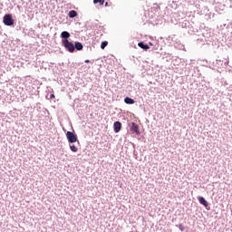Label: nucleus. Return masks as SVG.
I'll use <instances>...</instances> for the list:
<instances>
[{
    "instance_id": "6e6552de",
    "label": "nucleus",
    "mask_w": 232,
    "mask_h": 232,
    "mask_svg": "<svg viewBox=\"0 0 232 232\" xmlns=\"http://www.w3.org/2000/svg\"><path fill=\"white\" fill-rule=\"evenodd\" d=\"M124 103L125 104H135V100L130 98V97H126L124 99Z\"/></svg>"
},
{
    "instance_id": "f257e3e1",
    "label": "nucleus",
    "mask_w": 232,
    "mask_h": 232,
    "mask_svg": "<svg viewBox=\"0 0 232 232\" xmlns=\"http://www.w3.org/2000/svg\"><path fill=\"white\" fill-rule=\"evenodd\" d=\"M63 44L64 48H66V50H68V52H70L71 53H73V52H75V45H73V44L69 40H63Z\"/></svg>"
},
{
    "instance_id": "423d86ee",
    "label": "nucleus",
    "mask_w": 232,
    "mask_h": 232,
    "mask_svg": "<svg viewBox=\"0 0 232 232\" xmlns=\"http://www.w3.org/2000/svg\"><path fill=\"white\" fill-rule=\"evenodd\" d=\"M198 199L199 204H202V206H204V208H208L209 206V204L208 203L206 198H204V197H198Z\"/></svg>"
},
{
    "instance_id": "9d476101",
    "label": "nucleus",
    "mask_w": 232,
    "mask_h": 232,
    "mask_svg": "<svg viewBox=\"0 0 232 232\" xmlns=\"http://www.w3.org/2000/svg\"><path fill=\"white\" fill-rule=\"evenodd\" d=\"M75 48H76V50H78V51L82 50V48H83L82 44L80 43V42H76V43H75L74 49H75Z\"/></svg>"
},
{
    "instance_id": "9b49d317",
    "label": "nucleus",
    "mask_w": 232,
    "mask_h": 232,
    "mask_svg": "<svg viewBox=\"0 0 232 232\" xmlns=\"http://www.w3.org/2000/svg\"><path fill=\"white\" fill-rule=\"evenodd\" d=\"M69 17H71V19H73V17H77V11H75V10L70 11Z\"/></svg>"
},
{
    "instance_id": "f8f14e48",
    "label": "nucleus",
    "mask_w": 232,
    "mask_h": 232,
    "mask_svg": "<svg viewBox=\"0 0 232 232\" xmlns=\"http://www.w3.org/2000/svg\"><path fill=\"white\" fill-rule=\"evenodd\" d=\"M70 150L71 151H73V153H77V151H79V149L75 147V145H71Z\"/></svg>"
},
{
    "instance_id": "a211bd4d",
    "label": "nucleus",
    "mask_w": 232,
    "mask_h": 232,
    "mask_svg": "<svg viewBox=\"0 0 232 232\" xmlns=\"http://www.w3.org/2000/svg\"><path fill=\"white\" fill-rule=\"evenodd\" d=\"M105 6H108V2L105 3Z\"/></svg>"
},
{
    "instance_id": "0eeeda50",
    "label": "nucleus",
    "mask_w": 232,
    "mask_h": 232,
    "mask_svg": "<svg viewBox=\"0 0 232 232\" xmlns=\"http://www.w3.org/2000/svg\"><path fill=\"white\" fill-rule=\"evenodd\" d=\"M61 37L62 39H64L65 40H68L69 37H70V33H68L67 31H63L62 34H61Z\"/></svg>"
},
{
    "instance_id": "ddd939ff",
    "label": "nucleus",
    "mask_w": 232,
    "mask_h": 232,
    "mask_svg": "<svg viewBox=\"0 0 232 232\" xmlns=\"http://www.w3.org/2000/svg\"><path fill=\"white\" fill-rule=\"evenodd\" d=\"M94 5L99 4L101 6L104 5V0H93Z\"/></svg>"
},
{
    "instance_id": "dca6fc26",
    "label": "nucleus",
    "mask_w": 232,
    "mask_h": 232,
    "mask_svg": "<svg viewBox=\"0 0 232 232\" xmlns=\"http://www.w3.org/2000/svg\"><path fill=\"white\" fill-rule=\"evenodd\" d=\"M53 98H55V95L51 94V99H53Z\"/></svg>"
},
{
    "instance_id": "4468645a",
    "label": "nucleus",
    "mask_w": 232,
    "mask_h": 232,
    "mask_svg": "<svg viewBox=\"0 0 232 232\" xmlns=\"http://www.w3.org/2000/svg\"><path fill=\"white\" fill-rule=\"evenodd\" d=\"M108 46V42H102V44H101V48L102 50H104L106 47Z\"/></svg>"
},
{
    "instance_id": "20e7f679",
    "label": "nucleus",
    "mask_w": 232,
    "mask_h": 232,
    "mask_svg": "<svg viewBox=\"0 0 232 232\" xmlns=\"http://www.w3.org/2000/svg\"><path fill=\"white\" fill-rule=\"evenodd\" d=\"M130 131H133L136 135H140V131H139V125L135 122L131 123Z\"/></svg>"
},
{
    "instance_id": "39448f33",
    "label": "nucleus",
    "mask_w": 232,
    "mask_h": 232,
    "mask_svg": "<svg viewBox=\"0 0 232 232\" xmlns=\"http://www.w3.org/2000/svg\"><path fill=\"white\" fill-rule=\"evenodd\" d=\"M115 133H119L121 131V128H122V124L121 121H115L113 124Z\"/></svg>"
},
{
    "instance_id": "1a4fd4ad",
    "label": "nucleus",
    "mask_w": 232,
    "mask_h": 232,
    "mask_svg": "<svg viewBox=\"0 0 232 232\" xmlns=\"http://www.w3.org/2000/svg\"><path fill=\"white\" fill-rule=\"evenodd\" d=\"M138 46H140V48H142V50H150V46L148 44H144V43L142 42L139 43Z\"/></svg>"
},
{
    "instance_id": "f3484780",
    "label": "nucleus",
    "mask_w": 232,
    "mask_h": 232,
    "mask_svg": "<svg viewBox=\"0 0 232 232\" xmlns=\"http://www.w3.org/2000/svg\"><path fill=\"white\" fill-rule=\"evenodd\" d=\"M85 63H90V60H85Z\"/></svg>"
},
{
    "instance_id": "f03ea898",
    "label": "nucleus",
    "mask_w": 232,
    "mask_h": 232,
    "mask_svg": "<svg viewBox=\"0 0 232 232\" xmlns=\"http://www.w3.org/2000/svg\"><path fill=\"white\" fill-rule=\"evenodd\" d=\"M67 140L73 144V142H77V135L72 131H67L66 133Z\"/></svg>"
},
{
    "instance_id": "7ed1b4c3",
    "label": "nucleus",
    "mask_w": 232,
    "mask_h": 232,
    "mask_svg": "<svg viewBox=\"0 0 232 232\" xmlns=\"http://www.w3.org/2000/svg\"><path fill=\"white\" fill-rule=\"evenodd\" d=\"M4 24H5L6 26H12V24H14V19L12 18V14H5L4 16Z\"/></svg>"
},
{
    "instance_id": "2eb2a0df",
    "label": "nucleus",
    "mask_w": 232,
    "mask_h": 232,
    "mask_svg": "<svg viewBox=\"0 0 232 232\" xmlns=\"http://www.w3.org/2000/svg\"><path fill=\"white\" fill-rule=\"evenodd\" d=\"M179 228L181 231H184V225L179 224Z\"/></svg>"
},
{
    "instance_id": "6ab92c4d",
    "label": "nucleus",
    "mask_w": 232,
    "mask_h": 232,
    "mask_svg": "<svg viewBox=\"0 0 232 232\" xmlns=\"http://www.w3.org/2000/svg\"><path fill=\"white\" fill-rule=\"evenodd\" d=\"M150 46H153V44L150 43Z\"/></svg>"
}]
</instances>
